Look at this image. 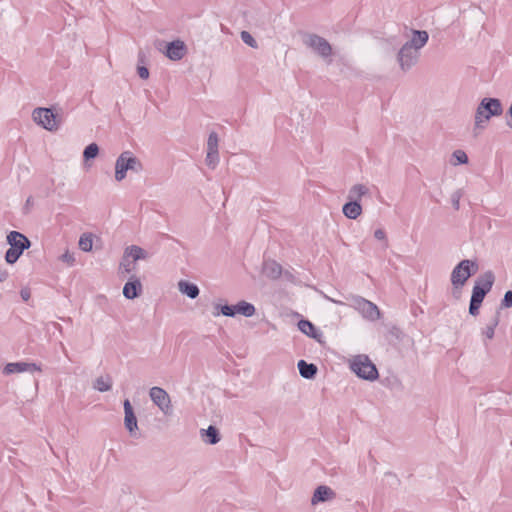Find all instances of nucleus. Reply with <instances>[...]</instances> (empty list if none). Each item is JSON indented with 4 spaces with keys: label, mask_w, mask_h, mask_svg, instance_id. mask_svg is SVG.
I'll list each match as a JSON object with an SVG mask.
<instances>
[{
    "label": "nucleus",
    "mask_w": 512,
    "mask_h": 512,
    "mask_svg": "<svg viewBox=\"0 0 512 512\" xmlns=\"http://www.w3.org/2000/svg\"><path fill=\"white\" fill-rule=\"evenodd\" d=\"M263 274L271 279H277L282 274V267L274 260H265L262 267Z\"/></svg>",
    "instance_id": "obj_17"
},
{
    "label": "nucleus",
    "mask_w": 512,
    "mask_h": 512,
    "mask_svg": "<svg viewBox=\"0 0 512 512\" xmlns=\"http://www.w3.org/2000/svg\"><path fill=\"white\" fill-rule=\"evenodd\" d=\"M298 328L305 335L320 342L322 333L320 331H318L316 329V327L314 326V324L312 322H310L309 320H305V319L300 320L298 322Z\"/></svg>",
    "instance_id": "obj_20"
},
{
    "label": "nucleus",
    "mask_w": 512,
    "mask_h": 512,
    "mask_svg": "<svg viewBox=\"0 0 512 512\" xmlns=\"http://www.w3.org/2000/svg\"><path fill=\"white\" fill-rule=\"evenodd\" d=\"M503 113L501 101L497 98H483L475 113V129H482L491 117L500 116Z\"/></svg>",
    "instance_id": "obj_1"
},
{
    "label": "nucleus",
    "mask_w": 512,
    "mask_h": 512,
    "mask_svg": "<svg viewBox=\"0 0 512 512\" xmlns=\"http://www.w3.org/2000/svg\"><path fill=\"white\" fill-rule=\"evenodd\" d=\"M462 195H463V193H462V191L460 189L456 190L451 195V202H452L453 207L456 210H458L459 207H460V199H461Z\"/></svg>",
    "instance_id": "obj_38"
},
{
    "label": "nucleus",
    "mask_w": 512,
    "mask_h": 512,
    "mask_svg": "<svg viewBox=\"0 0 512 512\" xmlns=\"http://www.w3.org/2000/svg\"><path fill=\"white\" fill-rule=\"evenodd\" d=\"M201 436L203 437L204 442L211 445H215L220 441L219 430L212 425H210L207 429H202Z\"/></svg>",
    "instance_id": "obj_25"
},
{
    "label": "nucleus",
    "mask_w": 512,
    "mask_h": 512,
    "mask_svg": "<svg viewBox=\"0 0 512 512\" xmlns=\"http://www.w3.org/2000/svg\"><path fill=\"white\" fill-rule=\"evenodd\" d=\"M350 306L358 311L363 318L369 321H376L380 318L381 313L377 305L373 302L361 297V296H352L350 298Z\"/></svg>",
    "instance_id": "obj_5"
},
{
    "label": "nucleus",
    "mask_w": 512,
    "mask_h": 512,
    "mask_svg": "<svg viewBox=\"0 0 512 512\" xmlns=\"http://www.w3.org/2000/svg\"><path fill=\"white\" fill-rule=\"evenodd\" d=\"M152 402L165 414L171 410V399L169 394L161 387L154 386L149 391Z\"/></svg>",
    "instance_id": "obj_9"
},
{
    "label": "nucleus",
    "mask_w": 512,
    "mask_h": 512,
    "mask_svg": "<svg viewBox=\"0 0 512 512\" xmlns=\"http://www.w3.org/2000/svg\"><path fill=\"white\" fill-rule=\"evenodd\" d=\"M32 204H33V199H32V197H28V199L26 200V206L28 207V206H30V205H32Z\"/></svg>",
    "instance_id": "obj_47"
},
{
    "label": "nucleus",
    "mask_w": 512,
    "mask_h": 512,
    "mask_svg": "<svg viewBox=\"0 0 512 512\" xmlns=\"http://www.w3.org/2000/svg\"><path fill=\"white\" fill-rule=\"evenodd\" d=\"M137 73L141 79H147L149 77V70L145 66H138Z\"/></svg>",
    "instance_id": "obj_41"
},
{
    "label": "nucleus",
    "mask_w": 512,
    "mask_h": 512,
    "mask_svg": "<svg viewBox=\"0 0 512 512\" xmlns=\"http://www.w3.org/2000/svg\"><path fill=\"white\" fill-rule=\"evenodd\" d=\"M145 55L143 52H139L138 54V60L139 62H144Z\"/></svg>",
    "instance_id": "obj_46"
},
{
    "label": "nucleus",
    "mask_w": 512,
    "mask_h": 512,
    "mask_svg": "<svg viewBox=\"0 0 512 512\" xmlns=\"http://www.w3.org/2000/svg\"><path fill=\"white\" fill-rule=\"evenodd\" d=\"M342 212L348 219L355 220L362 214V206L358 201L349 200L343 205Z\"/></svg>",
    "instance_id": "obj_18"
},
{
    "label": "nucleus",
    "mask_w": 512,
    "mask_h": 512,
    "mask_svg": "<svg viewBox=\"0 0 512 512\" xmlns=\"http://www.w3.org/2000/svg\"><path fill=\"white\" fill-rule=\"evenodd\" d=\"M334 496L335 492L330 487L326 485H320L315 489L311 502L313 505H315L319 502L330 500L334 498Z\"/></svg>",
    "instance_id": "obj_16"
},
{
    "label": "nucleus",
    "mask_w": 512,
    "mask_h": 512,
    "mask_svg": "<svg viewBox=\"0 0 512 512\" xmlns=\"http://www.w3.org/2000/svg\"><path fill=\"white\" fill-rule=\"evenodd\" d=\"M487 293L483 289H480L478 286H473L472 295L470 299L469 305V313L472 316H477L479 314L480 306L485 298Z\"/></svg>",
    "instance_id": "obj_13"
},
{
    "label": "nucleus",
    "mask_w": 512,
    "mask_h": 512,
    "mask_svg": "<svg viewBox=\"0 0 512 512\" xmlns=\"http://www.w3.org/2000/svg\"><path fill=\"white\" fill-rule=\"evenodd\" d=\"M508 114H509V119L507 120V125L512 129V102H511V106L509 108Z\"/></svg>",
    "instance_id": "obj_44"
},
{
    "label": "nucleus",
    "mask_w": 512,
    "mask_h": 512,
    "mask_svg": "<svg viewBox=\"0 0 512 512\" xmlns=\"http://www.w3.org/2000/svg\"><path fill=\"white\" fill-rule=\"evenodd\" d=\"M420 57V52H418L415 48L410 47V45H403L398 54L397 61L399 63L400 69L403 72L409 71L413 66H415Z\"/></svg>",
    "instance_id": "obj_8"
},
{
    "label": "nucleus",
    "mask_w": 512,
    "mask_h": 512,
    "mask_svg": "<svg viewBox=\"0 0 512 512\" xmlns=\"http://www.w3.org/2000/svg\"><path fill=\"white\" fill-rule=\"evenodd\" d=\"M501 306L505 307V308H509L512 306V291L511 290L506 291V293L504 294V297L501 302Z\"/></svg>",
    "instance_id": "obj_39"
},
{
    "label": "nucleus",
    "mask_w": 512,
    "mask_h": 512,
    "mask_svg": "<svg viewBox=\"0 0 512 512\" xmlns=\"http://www.w3.org/2000/svg\"><path fill=\"white\" fill-rule=\"evenodd\" d=\"M178 289L182 294H185L191 299L197 298L200 293V290L196 284L185 280L179 281Z\"/></svg>",
    "instance_id": "obj_23"
},
{
    "label": "nucleus",
    "mask_w": 512,
    "mask_h": 512,
    "mask_svg": "<svg viewBox=\"0 0 512 512\" xmlns=\"http://www.w3.org/2000/svg\"><path fill=\"white\" fill-rule=\"evenodd\" d=\"M93 240L90 234H83L79 239V248L84 252L92 250Z\"/></svg>",
    "instance_id": "obj_31"
},
{
    "label": "nucleus",
    "mask_w": 512,
    "mask_h": 512,
    "mask_svg": "<svg viewBox=\"0 0 512 512\" xmlns=\"http://www.w3.org/2000/svg\"><path fill=\"white\" fill-rule=\"evenodd\" d=\"M20 296L23 301H28L31 297V291L29 288H22L20 291Z\"/></svg>",
    "instance_id": "obj_43"
},
{
    "label": "nucleus",
    "mask_w": 512,
    "mask_h": 512,
    "mask_svg": "<svg viewBox=\"0 0 512 512\" xmlns=\"http://www.w3.org/2000/svg\"><path fill=\"white\" fill-rule=\"evenodd\" d=\"M429 35L427 31L424 30H413L412 38L405 43V45H410V47L415 48L418 52L420 49L426 45L428 42Z\"/></svg>",
    "instance_id": "obj_14"
},
{
    "label": "nucleus",
    "mask_w": 512,
    "mask_h": 512,
    "mask_svg": "<svg viewBox=\"0 0 512 512\" xmlns=\"http://www.w3.org/2000/svg\"><path fill=\"white\" fill-rule=\"evenodd\" d=\"M452 157L455 159L453 165L466 164L468 162V156L463 150L454 151Z\"/></svg>",
    "instance_id": "obj_36"
},
{
    "label": "nucleus",
    "mask_w": 512,
    "mask_h": 512,
    "mask_svg": "<svg viewBox=\"0 0 512 512\" xmlns=\"http://www.w3.org/2000/svg\"><path fill=\"white\" fill-rule=\"evenodd\" d=\"M242 41L251 48H257V41L253 38V36L248 31L241 32Z\"/></svg>",
    "instance_id": "obj_37"
},
{
    "label": "nucleus",
    "mask_w": 512,
    "mask_h": 512,
    "mask_svg": "<svg viewBox=\"0 0 512 512\" xmlns=\"http://www.w3.org/2000/svg\"><path fill=\"white\" fill-rule=\"evenodd\" d=\"M34 372L41 371V368L35 363H27V362H12L5 365L3 369V373L6 375L13 373H22V372Z\"/></svg>",
    "instance_id": "obj_11"
},
{
    "label": "nucleus",
    "mask_w": 512,
    "mask_h": 512,
    "mask_svg": "<svg viewBox=\"0 0 512 512\" xmlns=\"http://www.w3.org/2000/svg\"><path fill=\"white\" fill-rule=\"evenodd\" d=\"M128 256L132 257L133 261H138L147 259L149 257V254L143 248L136 245H131L127 247L124 252V258Z\"/></svg>",
    "instance_id": "obj_24"
},
{
    "label": "nucleus",
    "mask_w": 512,
    "mask_h": 512,
    "mask_svg": "<svg viewBox=\"0 0 512 512\" xmlns=\"http://www.w3.org/2000/svg\"><path fill=\"white\" fill-rule=\"evenodd\" d=\"M112 377L110 375H102L95 379L93 388L99 392H107L112 388Z\"/></svg>",
    "instance_id": "obj_27"
},
{
    "label": "nucleus",
    "mask_w": 512,
    "mask_h": 512,
    "mask_svg": "<svg viewBox=\"0 0 512 512\" xmlns=\"http://www.w3.org/2000/svg\"><path fill=\"white\" fill-rule=\"evenodd\" d=\"M142 292V285L139 279L133 278L123 287V295L129 300L137 298Z\"/></svg>",
    "instance_id": "obj_15"
},
{
    "label": "nucleus",
    "mask_w": 512,
    "mask_h": 512,
    "mask_svg": "<svg viewBox=\"0 0 512 512\" xmlns=\"http://www.w3.org/2000/svg\"><path fill=\"white\" fill-rule=\"evenodd\" d=\"M494 281V273L492 271H486L475 280L474 286H478L480 289H483L485 293H489Z\"/></svg>",
    "instance_id": "obj_19"
},
{
    "label": "nucleus",
    "mask_w": 512,
    "mask_h": 512,
    "mask_svg": "<svg viewBox=\"0 0 512 512\" xmlns=\"http://www.w3.org/2000/svg\"><path fill=\"white\" fill-rule=\"evenodd\" d=\"M369 193L367 186L363 184L353 185L348 192V199L360 202L361 198Z\"/></svg>",
    "instance_id": "obj_28"
},
{
    "label": "nucleus",
    "mask_w": 512,
    "mask_h": 512,
    "mask_svg": "<svg viewBox=\"0 0 512 512\" xmlns=\"http://www.w3.org/2000/svg\"><path fill=\"white\" fill-rule=\"evenodd\" d=\"M61 260L69 265H73L75 262L73 254H70L68 251L61 256Z\"/></svg>",
    "instance_id": "obj_42"
},
{
    "label": "nucleus",
    "mask_w": 512,
    "mask_h": 512,
    "mask_svg": "<svg viewBox=\"0 0 512 512\" xmlns=\"http://www.w3.org/2000/svg\"><path fill=\"white\" fill-rule=\"evenodd\" d=\"M303 43L308 48L312 49L315 53L323 58L330 57L332 55V47L330 43L323 37L308 33L304 35Z\"/></svg>",
    "instance_id": "obj_6"
},
{
    "label": "nucleus",
    "mask_w": 512,
    "mask_h": 512,
    "mask_svg": "<svg viewBox=\"0 0 512 512\" xmlns=\"http://www.w3.org/2000/svg\"><path fill=\"white\" fill-rule=\"evenodd\" d=\"M235 310V316L237 314L243 315L245 317H252L255 314V306L246 301H240L237 304L233 305Z\"/></svg>",
    "instance_id": "obj_26"
},
{
    "label": "nucleus",
    "mask_w": 512,
    "mask_h": 512,
    "mask_svg": "<svg viewBox=\"0 0 512 512\" xmlns=\"http://www.w3.org/2000/svg\"><path fill=\"white\" fill-rule=\"evenodd\" d=\"M350 369L364 380L374 381L378 378V370L367 355L354 356L350 361Z\"/></svg>",
    "instance_id": "obj_4"
},
{
    "label": "nucleus",
    "mask_w": 512,
    "mask_h": 512,
    "mask_svg": "<svg viewBox=\"0 0 512 512\" xmlns=\"http://www.w3.org/2000/svg\"><path fill=\"white\" fill-rule=\"evenodd\" d=\"M99 153V147L96 143H91L85 147L83 157L85 160L94 159Z\"/></svg>",
    "instance_id": "obj_32"
},
{
    "label": "nucleus",
    "mask_w": 512,
    "mask_h": 512,
    "mask_svg": "<svg viewBox=\"0 0 512 512\" xmlns=\"http://www.w3.org/2000/svg\"><path fill=\"white\" fill-rule=\"evenodd\" d=\"M498 323H499V316H498V314H496L493 317V319L491 320V322L489 324H487V326L483 329L482 334L487 339H492L494 337L495 328L497 327Z\"/></svg>",
    "instance_id": "obj_30"
},
{
    "label": "nucleus",
    "mask_w": 512,
    "mask_h": 512,
    "mask_svg": "<svg viewBox=\"0 0 512 512\" xmlns=\"http://www.w3.org/2000/svg\"><path fill=\"white\" fill-rule=\"evenodd\" d=\"M297 367L300 375L305 379H313L318 371V368L313 363H307L305 360H299Z\"/></svg>",
    "instance_id": "obj_22"
},
{
    "label": "nucleus",
    "mask_w": 512,
    "mask_h": 512,
    "mask_svg": "<svg viewBox=\"0 0 512 512\" xmlns=\"http://www.w3.org/2000/svg\"><path fill=\"white\" fill-rule=\"evenodd\" d=\"M215 309L218 311L214 313L215 316H218L219 314H222L227 317H234L235 316V310L233 308V305H216Z\"/></svg>",
    "instance_id": "obj_33"
},
{
    "label": "nucleus",
    "mask_w": 512,
    "mask_h": 512,
    "mask_svg": "<svg viewBox=\"0 0 512 512\" xmlns=\"http://www.w3.org/2000/svg\"><path fill=\"white\" fill-rule=\"evenodd\" d=\"M374 237L377 240L385 241V247L388 246V242H387V238H386V233H385V231L383 229L379 228V229L375 230Z\"/></svg>",
    "instance_id": "obj_40"
},
{
    "label": "nucleus",
    "mask_w": 512,
    "mask_h": 512,
    "mask_svg": "<svg viewBox=\"0 0 512 512\" xmlns=\"http://www.w3.org/2000/svg\"><path fill=\"white\" fill-rule=\"evenodd\" d=\"M33 120L48 131H56L59 128V120L50 108H36L32 113Z\"/></svg>",
    "instance_id": "obj_7"
},
{
    "label": "nucleus",
    "mask_w": 512,
    "mask_h": 512,
    "mask_svg": "<svg viewBox=\"0 0 512 512\" xmlns=\"http://www.w3.org/2000/svg\"><path fill=\"white\" fill-rule=\"evenodd\" d=\"M219 138L216 132H211L207 140V151H218Z\"/></svg>",
    "instance_id": "obj_35"
},
{
    "label": "nucleus",
    "mask_w": 512,
    "mask_h": 512,
    "mask_svg": "<svg viewBox=\"0 0 512 512\" xmlns=\"http://www.w3.org/2000/svg\"><path fill=\"white\" fill-rule=\"evenodd\" d=\"M7 278H8L7 272L4 271V272L0 273V282H4Z\"/></svg>",
    "instance_id": "obj_45"
},
{
    "label": "nucleus",
    "mask_w": 512,
    "mask_h": 512,
    "mask_svg": "<svg viewBox=\"0 0 512 512\" xmlns=\"http://www.w3.org/2000/svg\"><path fill=\"white\" fill-rule=\"evenodd\" d=\"M7 243L10 245V248L5 253V260L8 264H14L23 254L24 250L31 246L30 240L18 231H11L7 235Z\"/></svg>",
    "instance_id": "obj_2"
},
{
    "label": "nucleus",
    "mask_w": 512,
    "mask_h": 512,
    "mask_svg": "<svg viewBox=\"0 0 512 512\" xmlns=\"http://www.w3.org/2000/svg\"><path fill=\"white\" fill-rule=\"evenodd\" d=\"M206 164L211 169H214L219 163V152L218 151H207Z\"/></svg>",
    "instance_id": "obj_34"
},
{
    "label": "nucleus",
    "mask_w": 512,
    "mask_h": 512,
    "mask_svg": "<svg viewBox=\"0 0 512 512\" xmlns=\"http://www.w3.org/2000/svg\"><path fill=\"white\" fill-rule=\"evenodd\" d=\"M186 46L183 41L175 40L167 44L166 56L173 61H178L184 57Z\"/></svg>",
    "instance_id": "obj_12"
},
{
    "label": "nucleus",
    "mask_w": 512,
    "mask_h": 512,
    "mask_svg": "<svg viewBox=\"0 0 512 512\" xmlns=\"http://www.w3.org/2000/svg\"><path fill=\"white\" fill-rule=\"evenodd\" d=\"M128 155L125 157L128 165V170L134 171L136 173L142 171L143 166L140 160L135 157L132 152L126 151Z\"/></svg>",
    "instance_id": "obj_29"
},
{
    "label": "nucleus",
    "mask_w": 512,
    "mask_h": 512,
    "mask_svg": "<svg viewBox=\"0 0 512 512\" xmlns=\"http://www.w3.org/2000/svg\"><path fill=\"white\" fill-rule=\"evenodd\" d=\"M124 407V425L126 429L129 431L131 436L136 435V431L138 430V422L135 416L133 407L128 399H126L123 403Z\"/></svg>",
    "instance_id": "obj_10"
},
{
    "label": "nucleus",
    "mask_w": 512,
    "mask_h": 512,
    "mask_svg": "<svg viewBox=\"0 0 512 512\" xmlns=\"http://www.w3.org/2000/svg\"><path fill=\"white\" fill-rule=\"evenodd\" d=\"M478 271V263L475 260L464 259L452 270L451 283L454 290L461 289L470 276Z\"/></svg>",
    "instance_id": "obj_3"
},
{
    "label": "nucleus",
    "mask_w": 512,
    "mask_h": 512,
    "mask_svg": "<svg viewBox=\"0 0 512 512\" xmlns=\"http://www.w3.org/2000/svg\"><path fill=\"white\" fill-rule=\"evenodd\" d=\"M128 155L127 152H123L120 154V156L117 158L115 163V179L116 181L120 182L126 177V173L128 170V165L126 161V156Z\"/></svg>",
    "instance_id": "obj_21"
},
{
    "label": "nucleus",
    "mask_w": 512,
    "mask_h": 512,
    "mask_svg": "<svg viewBox=\"0 0 512 512\" xmlns=\"http://www.w3.org/2000/svg\"><path fill=\"white\" fill-rule=\"evenodd\" d=\"M121 265L125 267V271H126L127 273H129V272L131 271V269L129 268V266H126L124 263H121Z\"/></svg>",
    "instance_id": "obj_48"
}]
</instances>
